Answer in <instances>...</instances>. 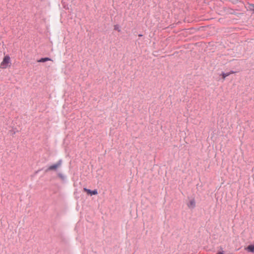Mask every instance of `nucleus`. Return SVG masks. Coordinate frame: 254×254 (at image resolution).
I'll list each match as a JSON object with an SVG mask.
<instances>
[{
  "mask_svg": "<svg viewBox=\"0 0 254 254\" xmlns=\"http://www.w3.org/2000/svg\"><path fill=\"white\" fill-rule=\"evenodd\" d=\"M11 64V59L8 55L5 56L0 64V68L6 69L10 66Z\"/></svg>",
  "mask_w": 254,
  "mask_h": 254,
  "instance_id": "1",
  "label": "nucleus"
},
{
  "mask_svg": "<svg viewBox=\"0 0 254 254\" xmlns=\"http://www.w3.org/2000/svg\"><path fill=\"white\" fill-rule=\"evenodd\" d=\"M62 164V160H59L56 164L50 166L46 170V172H48L51 171H56L59 167H61Z\"/></svg>",
  "mask_w": 254,
  "mask_h": 254,
  "instance_id": "2",
  "label": "nucleus"
},
{
  "mask_svg": "<svg viewBox=\"0 0 254 254\" xmlns=\"http://www.w3.org/2000/svg\"><path fill=\"white\" fill-rule=\"evenodd\" d=\"M83 190L84 191L86 192L88 194H90V195H96L98 194V191L96 190H91L87 189L86 188H84Z\"/></svg>",
  "mask_w": 254,
  "mask_h": 254,
  "instance_id": "3",
  "label": "nucleus"
},
{
  "mask_svg": "<svg viewBox=\"0 0 254 254\" xmlns=\"http://www.w3.org/2000/svg\"><path fill=\"white\" fill-rule=\"evenodd\" d=\"M188 206L190 208H193L195 206V202L194 199H192L190 200L188 204Z\"/></svg>",
  "mask_w": 254,
  "mask_h": 254,
  "instance_id": "4",
  "label": "nucleus"
},
{
  "mask_svg": "<svg viewBox=\"0 0 254 254\" xmlns=\"http://www.w3.org/2000/svg\"><path fill=\"white\" fill-rule=\"evenodd\" d=\"M234 73H235V72L234 71H231L230 72H228V73H222L221 75L222 76L223 79L224 80L227 76L230 75L231 74H233Z\"/></svg>",
  "mask_w": 254,
  "mask_h": 254,
  "instance_id": "5",
  "label": "nucleus"
},
{
  "mask_svg": "<svg viewBox=\"0 0 254 254\" xmlns=\"http://www.w3.org/2000/svg\"><path fill=\"white\" fill-rule=\"evenodd\" d=\"M48 61H51V59L49 58H42L38 61V62H45Z\"/></svg>",
  "mask_w": 254,
  "mask_h": 254,
  "instance_id": "6",
  "label": "nucleus"
},
{
  "mask_svg": "<svg viewBox=\"0 0 254 254\" xmlns=\"http://www.w3.org/2000/svg\"><path fill=\"white\" fill-rule=\"evenodd\" d=\"M248 250L251 252H254V246H253V245L249 246L248 247Z\"/></svg>",
  "mask_w": 254,
  "mask_h": 254,
  "instance_id": "7",
  "label": "nucleus"
},
{
  "mask_svg": "<svg viewBox=\"0 0 254 254\" xmlns=\"http://www.w3.org/2000/svg\"><path fill=\"white\" fill-rule=\"evenodd\" d=\"M114 29L116 30H118L119 32H120L121 31L120 27L118 25H115Z\"/></svg>",
  "mask_w": 254,
  "mask_h": 254,
  "instance_id": "8",
  "label": "nucleus"
},
{
  "mask_svg": "<svg viewBox=\"0 0 254 254\" xmlns=\"http://www.w3.org/2000/svg\"><path fill=\"white\" fill-rule=\"evenodd\" d=\"M251 9L254 12V4H251Z\"/></svg>",
  "mask_w": 254,
  "mask_h": 254,
  "instance_id": "9",
  "label": "nucleus"
},
{
  "mask_svg": "<svg viewBox=\"0 0 254 254\" xmlns=\"http://www.w3.org/2000/svg\"><path fill=\"white\" fill-rule=\"evenodd\" d=\"M217 254H223V253L220 252L218 253Z\"/></svg>",
  "mask_w": 254,
  "mask_h": 254,
  "instance_id": "10",
  "label": "nucleus"
},
{
  "mask_svg": "<svg viewBox=\"0 0 254 254\" xmlns=\"http://www.w3.org/2000/svg\"><path fill=\"white\" fill-rule=\"evenodd\" d=\"M60 177H62V175L61 174L58 175Z\"/></svg>",
  "mask_w": 254,
  "mask_h": 254,
  "instance_id": "11",
  "label": "nucleus"
}]
</instances>
